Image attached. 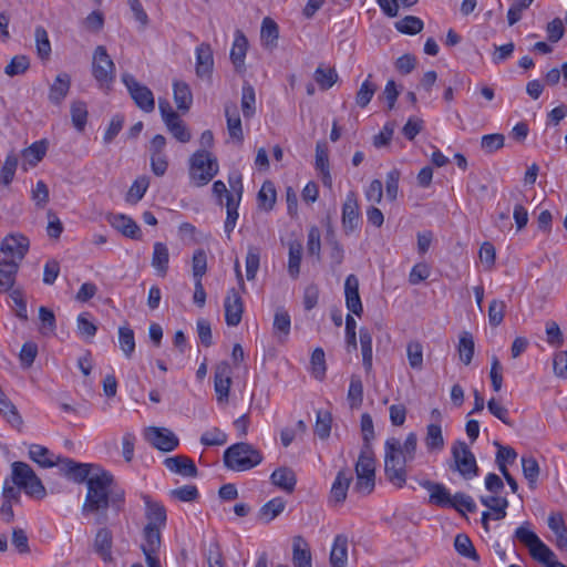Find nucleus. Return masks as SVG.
Returning a JSON list of instances; mask_svg holds the SVG:
<instances>
[{
  "instance_id": "obj_1",
  "label": "nucleus",
  "mask_w": 567,
  "mask_h": 567,
  "mask_svg": "<svg viewBox=\"0 0 567 567\" xmlns=\"http://www.w3.org/2000/svg\"><path fill=\"white\" fill-rule=\"evenodd\" d=\"M62 468L78 483L86 482L87 492L82 505L83 515H94L95 524L107 522V509L111 506L118 514L124 511L126 494L124 488L115 484L113 474L100 470L91 475L92 465L78 463L71 458L61 460Z\"/></svg>"
},
{
  "instance_id": "obj_2",
  "label": "nucleus",
  "mask_w": 567,
  "mask_h": 567,
  "mask_svg": "<svg viewBox=\"0 0 567 567\" xmlns=\"http://www.w3.org/2000/svg\"><path fill=\"white\" fill-rule=\"evenodd\" d=\"M417 436L414 432L408 434L403 445L395 437L385 441L384 472L390 483L402 487L406 481L405 464L415 457Z\"/></svg>"
},
{
  "instance_id": "obj_3",
  "label": "nucleus",
  "mask_w": 567,
  "mask_h": 567,
  "mask_svg": "<svg viewBox=\"0 0 567 567\" xmlns=\"http://www.w3.org/2000/svg\"><path fill=\"white\" fill-rule=\"evenodd\" d=\"M262 458L261 452L246 442L235 443L224 452L226 467L237 472L256 467Z\"/></svg>"
},
{
  "instance_id": "obj_4",
  "label": "nucleus",
  "mask_w": 567,
  "mask_h": 567,
  "mask_svg": "<svg viewBox=\"0 0 567 567\" xmlns=\"http://www.w3.org/2000/svg\"><path fill=\"white\" fill-rule=\"evenodd\" d=\"M11 483L18 485L28 496L42 499L47 495V489L32 467L24 462H13L11 464Z\"/></svg>"
},
{
  "instance_id": "obj_5",
  "label": "nucleus",
  "mask_w": 567,
  "mask_h": 567,
  "mask_svg": "<svg viewBox=\"0 0 567 567\" xmlns=\"http://www.w3.org/2000/svg\"><path fill=\"white\" fill-rule=\"evenodd\" d=\"M355 475L354 491L363 495L372 493L375 486V458L371 446H362L355 463Z\"/></svg>"
},
{
  "instance_id": "obj_6",
  "label": "nucleus",
  "mask_w": 567,
  "mask_h": 567,
  "mask_svg": "<svg viewBox=\"0 0 567 567\" xmlns=\"http://www.w3.org/2000/svg\"><path fill=\"white\" fill-rule=\"evenodd\" d=\"M218 173V163L207 151H197L190 157L189 175L197 186L208 184Z\"/></svg>"
},
{
  "instance_id": "obj_7",
  "label": "nucleus",
  "mask_w": 567,
  "mask_h": 567,
  "mask_svg": "<svg viewBox=\"0 0 567 567\" xmlns=\"http://www.w3.org/2000/svg\"><path fill=\"white\" fill-rule=\"evenodd\" d=\"M115 64L107 54L106 48L104 45L96 47L92 61V74L99 86L103 90H110L115 80Z\"/></svg>"
},
{
  "instance_id": "obj_8",
  "label": "nucleus",
  "mask_w": 567,
  "mask_h": 567,
  "mask_svg": "<svg viewBox=\"0 0 567 567\" xmlns=\"http://www.w3.org/2000/svg\"><path fill=\"white\" fill-rule=\"evenodd\" d=\"M452 456L454 466L451 468L457 471L465 480H472L478 474V466L474 454L463 441H457L452 446Z\"/></svg>"
},
{
  "instance_id": "obj_9",
  "label": "nucleus",
  "mask_w": 567,
  "mask_h": 567,
  "mask_svg": "<svg viewBox=\"0 0 567 567\" xmlns=\"http://www.w3.org/2000/svg\"><path fill=\"white\" fill-rule=\"evenodd\" d=\"M122 80L135 104L144 112H153L155 109L153 92L146 85L138 83L131 74H123Z\"/></svg>"
},
{
  "instance_id": "obj_10",
  "label": "nucleus",
  "mask_w": 567,
  "mask_h": 567,
  "mask_svg": "<svg viewBox=\"0 0 567 567\" xmlns=\"http://www.w3.org/2000/svg\"><path fill=\"white\" fill-rule=\"evenodd\" d=\"M341 224L346 235H349L359 228L360 208L358 196L354 192H349L346 196V200L342 205Z\"/></svg>"
},
{
  "instance_id": "obj_11",
  "label": "nucleus",
  "mask_w": 567,
  "mask_h": 567,
  "mask_svg": "<svg viewBox=\"0 0 567 567\" xmlns=\"http://www.w3.org/2000/svg\"><path fill=\"white\" fill-rule=\"evenodd\" d=\"M145 437L155 449L163 452H172L179 444L175 433L166 427L151 426L146 430Z\"/></svg>"
},
{
  "instance_id": "obj_12",
  "label": "nucleus",
  "mask_w": 567,
  "mask_h": 567,
  "mask_svg": "<svg viewBox=\"0 0 567 567\" xmlns=\"http://www.w3.org/2000/svg\"><path fill=\"white\" fill-rule=\"evenodd\" d=\"M233 370L228 362L221 361L215 367L214 388L219 403H227L231 385Z\"/></svg>"
},
{
  "instance_id": "obj_13",
  "label": "nucleus",
  "mask_w": 567,
  "mask_h": 567,
  "mask_svg": "<svg viewBox=\"0 0 567 567\" xmlns=\"http://www.w3.org/2000/svg\"><path fill=\"white\" fill-rule=\"evenodd\" d=\"M29 249V239L21 235V234H11L8 235L1 243L0 250L3 252L7 257L10 258V260L18 261V265L20 261L24 258L25 254Z\"/></svg>"
},
{
  "instance_id": "obj_14",
  "label": "nucleus",
  "mask_w": 567,
  "mask_h": 567,
  "mask_svg": "<svg viewBox=\"0 0 567 567\" xmlns=\"http://www.w3.org/2000/svg\"><path fill=\"white\" fill-rule=\"evenodd\" d=\"M225 321L229 327H236L240 323L244 312V302L239 292L231 288L227 291L224 301Z\"/></svg>"
},
{
  "instance_id": "obj_15",
  "label": "nucleus",
  "mask_w": 567,
  "mask_h": 567,
  "mask_svg": "<svg viewBox=\"0 0 567 567\" xmlns=\"http://www.w3.org/2000/svg\"><path fill=\"white\" fill-rule=\"evenodd\" d=\"M346 305L349 311L358 317L363 313V307L359 295V279L351 274L344 281Z\"/></svg>"
},
{
  "instance_id": "obj_16",
  "label": "nucleus",
  "mask_w": 567,
  "mask_h": 567,
  "mask_svg": "<svg viewBox=\"0 0 567 567\" xmlns=\"http://www.w3.org/2000/svg\"><path fill=\"white\" fill-rule=\"evenodd\" d=\"M113 534L107 527H101L94 537L93 548L94 551L101 557L104 563L113 561L112 555Z\"/></svg>"
},
{
  "instance_id": "obj_17",
  "label": "nucleus",
  "mask_w": 567,
  "mask_h": 567,
  "mask_svg": "<svg viewBox=\"0 0 567 567\" xmlns=\"http://www.w3.org/2000/svg\"><path fill=\"white\" fill-rule=\"evenodd\" d=\"M214 69L213 50L208 43H202L196 48L195 71L198 78H210Z\"/></svg>"
},
{
  "instance_id": "obj_18",
  "label": "nucleus",
  "mask_w": 567,
  "mask_h": 567,
  "mask_svg": "<svg viewBox=\"0 0 567 567\" xmlns=\"http://www.w3.org/2000/svg\"><path fill=\"white\" fill-rule=\"evenodd\" d=\"M165 466L173 473L185 477H196L197 467L192 458L185 455H176L164 460Z\"/></svg>"
},
{
  "instance_id": "obj_19",
  "label": "nucleus",
  "mask_w": 567,
  "mask_h": 567,
  "mask_svg": "<svg viewBox=\"0 0 567 567\" xmlns=\"http://www.w3.org/2000/svg\"><path fill=\"white\" fill-rule=\"evenodd\" d=\"M312 558L308 542L300 535L292 538L293 567H312Z\"/></svg>"
},
{
  "instance_id": "obj_20",
  "label": "nucleus",
  "mask_w": 567,
  "mask_h": 567,
  "mask_svg": "<svg viewBox=\"0 0 567 567\" xmlns=\"http://www.w3.org/2000/svg\"><path fill=\"white\" fill-rule=\"evenodd\" d=\"M248 49V40L241 31H237L233 48L230 50V60L237 72L245 71V58Z\"/></svg>"
},
{
  "instance_id": "obj_21",
  "label": "nucleus",
  "mask_w": 567,
  "mask_h": 567,
  "mask_svg": "<svg viewBox=\"0 0 567 567\" xmlns=\"http://www.w3.org/2000/svg\"><path fill=\"white\" fill-rule=\"evenodd\" d=\"M421 485L430 492L429 502L439 507H450L452 504V495L449 489L441 483L424 481Z\"/></svg>"
},
{
  "instance_id": "obj_22",
  "label": "nucleus",
  "mask_w": 567,
  "mask_h": 567,
  "mask_svg": "<svg viewBox=\"0 0 567 567\" xmlns=\"http://www.w3.org/2000/svg\"><path fill=\"white\" fill-rule=\"evenodd\" d=\"M71 87V76L63 72L56 75L53 83L50 85L49 100L55 105H60L66 97Z\"/></svg>"
},
{
  "instance_id": "obj_23",
  "label": "nucleus",
  "mask_w": 567,
  "mask_h": 567,
  "mask_svg": "<svg viewBox=\"0 0 567 567\" xmlns=\"http://www.w3.org/2000/svg\"><path fill=\"white\" fill-rule=\"evenodd\" d=\"M225 115L229 136L238 143H241L244 141V133L237 105L235 103H227L225 105Z\"/></svg>"
},
{
  "instance_id": "obj_24",
  "label": "nucleus",
  "mask_w": 567,
  "mask_h": 567,
  "mask_svg": "<svg viewBox=\"0 0 567 567\" xmlns=\"http://www.w3.org/2000/svg\"><path fill=\"white\" fill-rule=\"evenodd\" d=\"M352 478L353 477L350 470H341L338 472L330 492V497L333 502H344Z\"/></svg>"
},
{
  "instance_id": "obj_25",
  "label": "nucleus",
  "mask_w": 567,
  "mask_h": 567,
  "mask_svg": "<svg viewBox=\"0 0 567 567\" xmlns=\"http://www.w3.org/2000/svg\"><path fill=\"white\" fill-rule=\"evenodd\" d=\"M270 481L278 488L292 493L297 484V476L291 468L281 466L272 472Z\"/></svg>"
},
{
  "instance_id": "obj_26",
  "label": "nucleus",
  "mask_w": 567,
  "mask_h": 567,
  "mask_svg": "<svg viewBox=\"0 0 567 567\" xmlns=\"http://www.w3.org/2000/svg\"><path fill=\"white\" fill-rule=\"evenodd\" d=\"M173 95L175 104L182 113L189 111L193 104V93L189 85L179 80L173 82Z\"/></svg>"
},
{
  "instance_id": "obj_27",
  "label": "nucleus",
  "mask_w": 567,
  "mask_h": 567,
  "mask_svg": "<svg viewBox=\"0 0 567 567\" xmlns=\"http://www.w3.org/2000/svg\"><path fill=\"white\" fill-rule=\"evenodd\" d=\"M291 319L284 308H278L275 312L272 332L280 343L287 341L290 333Z\"/></svg>"
},
{
  "instance_id": "obj_28",
  "label": "nucleus",
  "mask_w": 567,
  "mask_h": 567,
  "mask_svg": "<svg viewBox=\"0 0 567 567\" xmlns=\"http://www.w3.org/2000/svg\"><path fill=\"white\" fill-rule=\"evenodd\" d=\"M29 457L42 467H53L61 464V457L55 456L45 446L32 444L29 449Z\"/></svg>"
},
{
  "instance_id": "obj_29",
  "label": "nucleus",
  "mask_w": 567,
  "mask_h": 567,
  "mask_svg": "<svg viewBox=\"0 0 567 567\" xmlns=\"http://www.w3.org/2000/svg\"><path fill=\"white\" fill-rule=\"evenodd\" d=\"M19 265L16 260L0 261V292H8L16 282Z\"/></svg>"
},
{
  "instance_id": "obj_30",
  "label": "nucleus",
  "mask_w": 567,
  "mask_h": 567,
  "mask_svg": "<svg viewBox=\"0 0 567 567\" xmlns=\"http://www.w3.org/2000/svg\"><path fill=\"white\" fill-rule=\"evenodd\" d=\"M348 560V537L337 535L330 553L331 567H346Z\"/></svg>"
},
{
  "instance_id": "obj_31",
  "label": "nucleus",
  "mask_w": 567,
  "mask_h": 567,
  "mask_svg": "<svg viewBox=\"0 0 567 567\" xmlns=\"http://www.w3.org/2000/svg\"><path fill=\"white\" fill-rule=\"evenodd\" d=\"M145 504H146V514L145 515H146V519H147V524L145 526L157 527V528L164 527L166 525V519H167L165 507L157 502L150 501L147 497L145 498Z\"/></svg>"
},
{
  "instance_id": "obj_32",
  "label": "nucleus",
  "mask_w": 567,
  "mask_h": 567,
  "mask_svg": "<svg viewBox=\"0 0 567 567\" xmlns=\"http://www.w3.org/2000/svg\"><path fill=\"white\" fill-rule=\"evenodd\" d=\"M111 225L121 231L124 236L137 239L141 235V229L138 225L131 218L125 215L118 214L114 215L110 220Z\"/></svg>"
},
{
  "instance_id": "obj_33",
  "label": "nucleus",
  "mask_w": 567,
  "mask_h": 567,
  "mask_svg": "<svg viewBox=\"0 0 567 567\" xmlns=\"http://www.w3.org/2000/svg\"><path fill=\"white\" fill-rule=\"evenodd\" d=\"M548 527L555 534V545L559 549L567 548V527L561 514H550L548 517Z\"/></svg>"
},
{
  "instance_id": "obj_34",
  "label": "nucleus",
  "mask_w": 567,
  "mask_h": 567,
  "mask_svg": "<svg viewBox=\"0 0 567 567\" xmlns=\"http://www.w3.org/2000/svg\"><path fill=\"white\" fill-rule=\"evenodd\" d=\"M35 51L38 58L42 62H47L51 58V42L48 31L42 25H38L34 30Z\"/></svg>"
},
{
  "instance_id": "obj_35",
  "label": "nucleus",
  "mask_w": 567,
  "mask_h": 567,
  "mask_svg": "<svg viewBox=\"0 0 567 567\" xmlns=\"http://www.w3.org/2000/svg\"><path fill=\"white\" fill-rule=\"evenodd\" d=\"M424 442L429 452H440L444 449L445 441L443 437L441 424H429L426 426V435Z\"/></svg>"
},
{
  "instance_id": "obj_36",
  "label": "nucleus",
  "mask_w": 567,
  "mask_h": 567,
  "mask_svg": "<svg viewBox=\"0 0 567 567\" xmlns=\"http://www.w3.org/2000/svg\"><path fill=\"white\" fill-rule=\"evenodd\" d=\"M169 252L168 248L163 243H155L152 256V266L161 276H165L168 269Z\"/></svg>"
},
{
  "instance_id": "obj_37",
  "label": "nucleus",
  "mask_w": 567,
  "mask_h": 567,
  "mask_svg": "<svg viewBox=\"0 0 567 567\" xmlns=\"http://www.w3.org/2000/svg\"><path fill=\"white\" fill-rule=\"evenodd\" d=\"M162 545L161 528L145 526L143 529L142 551L159 553Z\"/></svg>"
},
{
  "instance_id": "obj_38",
  "label": "nucleus",
  "mask_w": 567,
  "mask_h": 567,
  "mask_svg": "<svg viewBox=\"0 0 567 567\" xmlns=\"http://www.w3.org/2000/svg\"><path fill=\"white\" fill-rule=\"evenodd\" d=\"M0 414L12 425L19 426L22 424V419L6 393L0 388Z\"/></svg>"
},
{
  "instance_id": "obj_39",
  "label": "nucleus",
  "mask_w": 567,
  "mask_h": 567,
  "mask_svg": "<svg viewBox=\"0 0 567 567\" xmlns=\"http://www.w3.org/2000/svg\"><path fill=\"white\" fill-rule=\"evenodd\" d=\"M241 111L244 117L250 118L256 113V93L249 82H245L241 89Z\"/></svg>"
},
{
  "instance_id": "obj_40",
  "label": "nucleus",
  "mask_w": 567,
  "mask_h": 567,
  "mask_svg": "<svg viewBox=\"0 0 567 567\" xmlns=\"http://www.w3.org/2000/svg\"><path fill=\"white\" fill-rule=\"evenodd\" d=\"M481 503L494 512V519L499 520L506 516V508L508 507V501L505 497L497 495L481 496Z\"/></svg>"
},
{
  "instance_id": "obj_41",
  "label": "nucleus",
  "mask_w": 567,
  "mask_h": 567,
  "mask_svg": "<svg viewBox=\"0 0 567 567\" xmlns=\"http://www.w3.org/2000/svg\"><path fill=\"white\" fill-rule=\"evenodd\" d=\"M279 37L278 24L269 17H266L261 23L260 38L266 47L274 48L277 45Z\"/></svg>"
},
{
  "instance_id": "obj_42",
  "label": "nucleus",
  "mask_w": 567,
  "mask_h": 567,
  "mask_svg": "<svg viewBox=\"0 0 567 567\" xmlns=\"http://www.w3.org/2000/svg\"><path fill=\"white\" fill-rule=\"evenodd\" d=\"M360 344L362 352V364L367 373L372 370V336L367 328L360 329Z\"/></svg>"
},
{
  "instance_id": "obj_43",
  "label": "nucleus",
  "mask_w": 567,
  "mask_h": 567,
  "mask_svg": "<svg viewBox=\"0 0 567 567\" xmlns=\"http://www.w3.org/2000/svg\"><path fill=\"white\" fill-rule=\"evenodd\" d=\"M474 350H475V344H474L473 336L470 332L464 331L460 336L457 351H458L460 360L465 365H468L472 362V359L474 357Z\"/></svg>"
},
{
  "instance_id": "obj_44",
  "label": "nucleus",
  "mask_w": 567,
  "mask_h": 567,
  "mask_svg": "<svg viewBox=\"0 0 567 567\" xmlns=\"http://www.w3.org/2000/svg\"><path fill=\"white\" fill-rule=\"evenodd\" d=\"M522 467L524 477L527 480L528 485L532 489L536 488L538 476H539V464L533 456L522 457Z\"/></svg>"
},
{
  "instance_id": "obj_45",
  "label": "nucleus",
  "mask_w": 567,
  "mask_h": 567,
  "mask_svg": "<svg viewBox=\"0 0 567 567\" xmlns=\"http://www.w3.org/2000/svg\"><path fill=\"white\" fill-rule=\"evenodd\" d=\"M286 507V502L281 497H275L267 502L259 511L260 518L266 523L271 522L280 515Z\"/></svg>"
},
{
  "instance_id": "obj_46",
  "label": "nucleus",
  "mask_w": 567,
  "mask_h": 567,
  "mask_svg": "<svg viewBox=\"0 0 567 567\" xmlns=\"http://www.w3.org/2000/svg\"><path fill=\"white\" fill-rule=\"evenodd\" d=\"M228 182L230 184V187L233 188L234 193H227L226 197V209H238L239 202L241 199L243 194V184H241V176L240 174H233L229 176Z\"/></svg>"
},
{
  "instance_id": "obj_47",
  "label": "nucleus",
  "mask_w": 567,
  "mask_h": 567,
  "mask_svg": "<svg viewBox=\"0 0 567 567\" xmlns=\"http://www.w3.org/2000/svg\"><path fill=\"white\" fill-rule=\"evenodd\" d=\"M455 550L463 557L477 561L480 559L476 549L465 534H457L454 540Z\"/></svg>"
},
{
  "instance_id": "obj_48",
  "label": "nucleus",
  "mask_w": 567,
  "mask_h": 567,
  "mask_svg": "<svg viewBox=\"0 0 567 567\" xmlns=\"http://www.w3.org/2000/svg\"><path fill=\"white\" fill-rule=\"evenodd\" d=\"M19 158L13 152L7 155L2 168L0 171V184L8 186L14 178Z\"/></svg>"
},
{
  "instance_id": "obj_49",
  "label": "nucleus",
  "mask_w": 567,
  "mask_h": 567,
  "mask_svg": "<svg viewBox=\"0 0 567 567\" xmlns=\"http://www.w3.org/2000/svg\"><path fill=\"white\" fill-rule=\"evenodd\" d=\"M417 1L419 0H377L382 12L390 18L399 16L400 7L411 8L416 4Z\"/></svg>"
},
{
  "instance_id": "obj_50",
  "label": "nucleus",
  "mask_w": 567,
  "mask_h": 567,
  "mask_svg": "<svg viewBox=\"0 0 567 567\" xmlns=\"http://www.w3.org/2000/svg\"><path fill=\"white\" fill-rule=\"evenodd\" d=\"M371 78L372 75L369 74L355 94V103L361 109H364L370 103L378 89L377 84L371 81Z\"/></svg>"
},
{
  "instance_id": "obj_51",
  "label": "nucleus",
  "mask_w": 567,
  "mask_h": 567,
  "mask_svg": "<svg viewBox=\"0 0 567 567\" xmlns=\"http://www.w3.org/2000/svg\"><path fill=\"white\" fill-rule=\"evenodd\" d=\"M118 343L124 355L130 359L135 350L134 331L128 326L118 328Z\"/></svg>"
},
{
  "instance_id": "obj_52",
  "label": "nucleus",
  "mask_w": 567,
  "mask_h": 567,
  "mask_svg": "<svg viewBox=\"0 0 567 567\" xmlns=\"http://www.w3.org/2000/svg\"><path fill=\"white\" fill-rule=\"evenodd\" d=\"M348 400L350 402V406L359 408L363 401V384L360 375L352 374L350 378V385L348 390Z\"/></svg>"
},
{
  "instance_id": "obj_53",
  "label": "nucleus",
  "mask_w": 567,
  "mask_h": 567,
  "mask_svg": "<svg viewBox=\"0 0 567 567\" xmlns=\"http://www.w3.org/2000/svg\"><path fill=\"white\" fill-rule=\"evenodd\" d=\"M313 79L322 91L329 90L337 81L338 73L332 68H317Z\"/></svg>"
},
{
  "instance_id": "obj_54",
  "label": "nucleus",
  "mask_w": 567,
  "mask_h": 567,
  "mask_svg": "<svg viewBox=\"0 0 567 567\" xmlns=\"http://www.w3.org/2000/svg\"><path fill=\"white\" fill-rule=\"evenodd\" d=\"M47 150L45 141L34 142L31 146L23 150L22 156L28 164L35 166L44 157Z\"/></svg>"
},
{
  "instance_id": "obj_55",
  "label": "nucleus",
  "mask_w": 567,
  "mask_h": 567,
  "mask_svg": "<svg viewBox=\"0 0 567 567\" xmlns=\"http://www.w3.org/2000/svg\"><path fill=\"white\" fill-rule=\"evenodd\" d=\"M150 179L147 176H141L136 178L126 194V202L130 204H136L140 202L146 193Z\"/></svg>"
},
{
  "instance_id": "obj_56",
  "label": "nucleus",
  "mask_w": 567,
  "mask_h": 567,
  "mask_svg": "<svg viewBox=\"0 0 567 567\" xmlns=\"http://www.w3.org/2000/svg\"><path fill=\"white\" fill-rule=\"evenodd\" d=\"M302 258V246L298 243L290 244L288 274L291 278L297 279L300 274V264Z\"/></svg>"
},
{
  "instance_id": "obj_57",
  "label": "nucleus",
  "mask_w": 567,
  "mask_h": 567,
  "mask_svg": "<svg viewBox=\"0 0 567 567\" xmlns=\"http://www.w3.org/2000/svg\"><path fill=\"white\" fill-rule=\"evenodd\" d=\"M169 133L181 143H187L192 138V134L187 128L185 122L177 116L176 120H171L165 123Z\"/></svg>"
},
{
  "instance_id": "obj_58",
  "label": "nucleus",
  "mask_w": 567,
  "mask_h": 567,
  "mask_svg": "<svg viewBox=\"0 0 567 567\" xmlns=\"http://www.w3.org/2000/svg\"><path fill=\"white\" fill-rule=\"evenodd\" d=\"M423 21L414 16H406L402 20L395 22V29L404 34H417L423 30Z\"/></svg>"
},
{
  "instance_id": "obj_59",
  "label": "nucleus",
  "mask_w": 567,
  "mask_h": 567,
  "mask_svg": "<svg viewBox=\"0 0 567 567\" xmlns=\"http://www.w3.org/2000/svg\"><path fill=\"white\" fill-rule=\"evenodd\" d=\"M277 193L274 184L269 181L265 182L258 193L259 206L265 210H271L276 203Z\"/></svg>"
},
{
  "instance_id": "obj_60",
  "label": "nucleus",
  "mask_w": 567,
  "mask_h": 567,
  "mask_svg": "<svg viewBox=\"0 0 567 567\" xmlns=\"http://www.w3.org/2000/svg\"><path fill=\"white\" fill-rule=\"evenodd\" d=\"M327 244L329 246V257L334 266L342 264L344 258V251L341 244L337 240L333 229L327 231Z\"/></svg>"
},
{
  "instance_id": "obj_61",
  "label": "nucleus",
  "mask_w": 567,
  "mask_h": 567,
  "mask_svg": "<svg viewBox=\"0 0 567 567\" xmlns=\"http://www.w3.org/2000/svg\"><path fill=\"white\" fill-rule=\"evenodd\" d=\"M30 68V59L24 54L14 55L9 64L4 68V73L8 76H16L24 74Z\"/></svg>"
},
{
  "instance_id": "obj_62",
  "label": "nucleus",
  "mask_w": 567,
  "mask_h": 567,
  "mask_svg": "<svg viewBox=\"0 0 567 567\" xmlns=\"http://www.w3.org/2000/svg\"><path fill=\"white\" fill-rule=\"evenodd\" d=\"M72 123L78 131H83L87 120L86 104L82 101H75L71 104Z\"/></svg>"
},
{
  "instance_id": "obj_63",
  "label": "nucleus",
  "mask_w": 567,
  "mask_h": 567,
  "mask_svg": "<svg viewBox=\"0 0 567 567\" xmlns=\"http://www.w3.org/2000/svg\"><path fill=\"white\" fill-rule=\"evenodd\" d=\"M530 556L538 563L546 566L553 558H556L554 551L539 539L529 549Z\"/></svg>"
},
{
  "instance_id": "obj_64",
  "label": "nucleus",
  "mask_w": 567,
  "mask_h": 567,
  "mask_svg": "<svg viewBox=\"0 0 567 567\" xmlns=\"http://www.w3.org/2000/svg\"><path fill=\"white\" fill-rule=\"evenodd\" d=\"M409 364L412 369L423 368V347L419 341H411L406 347Z\"/></svg>"
}]
</instances>
